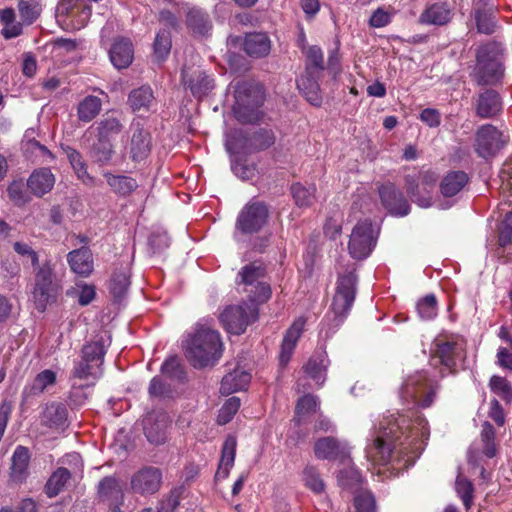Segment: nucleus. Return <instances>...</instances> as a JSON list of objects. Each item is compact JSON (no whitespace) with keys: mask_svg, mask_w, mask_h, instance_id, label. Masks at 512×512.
I'll return each mask as SVG.
<instances>
[{"mask_svg":"<svg viewBox=\"0 0 512 512\" xmlns=\"http://www.w3.org/2000/svg\"><path fill=\"white\" fill-rule=\"evenodd\" d=\"M429 436L428 421L417 409L384 415L365 449L366 457L375 465L408 469L420 457Z\"/></svg>","mask_w":512,"mask_h":512,"instance_id":"obj_1","label":"nucleus"},{"mask_svg":"<svg viewBox=\"0 0 512 512\" xmlns=\"http://www.w3.org/2000/svg\"><path fill=\"white\" fill-rule=\"evenodd\" d=\"M472 80L478 86H500L505 78V48L491 40L478 46L475 53Z\"/></svg>","mask_w":512,"mask_h":512,"instance_id":"obj_2","label":"nucleus"},{"mask_svg":"<svg viewBox=\"0 0 512 512\" xmlns=\"http://www.w3.org/2000/svg\"><path fill=\"white\" fill-rule=\"evenodd\" d=\"M219 332L200 327L187 341L185 355L194 368L213 366L222 356Z\"/></svg>","mask_w":512,"mask_h":512,"instance_id":"obj_3","label":"nucleus"},{"mask_svg":"<svg viewBox=\"0 0 512 512\" xmlns=\"http://www.w3.org/2000/svg\"><path fill=\"white\" fill-rule=\"evenodd\" d=\"M234 116L242 124H254L263 117V87L257 83L242 81L237 83L234 92Z\"/></svg>","mask_w":512,"mask_h":512,"instance_id":"obj_4","label":"nucleus"},{"mask_svg":"<svg viewBox=\"0 0 512 512\" xmlns=\"http://www.w3.org/2000/svg\"><path fill=\"white\" fill-rule=\"evenodd\" d=\"M440 388L439 381L429 376L427 371H417L410 375L400 389V397L406 404L429 408Z\"/></svg>","mask_w":512,"mask_h":512,"instance_id":"obj_5","label":"nucleus"},{"mask_svg":"<svg viewBox=\"0 0 512 512\" xmlns=\"http://www.w3.org/2000/svg\"><path fill=\"white\" fill-rule=\"evenodd\" d=\"M34 268L33 298L36 308L43 312L48 303L56 300L60 286L55 273V264L51 260H45Z\"/></svg>","mask_w":512,"mask_h":512,"instance_id":"obj_6","label":"nucleus"},{"mask_svg":"<svg viewBox=\"0 0 512 512\" xmlns=\"http://www.w3.org/2000/svg\"><path fill=\"white\" fill-rule=\"evenodd\" d=\"M357 282L358 277L355 270L346 271L338 276L336 291L331 304L338 325L343 323L353 306Z\"/></svg>","mask_w":512,"mask_h":512,"instance_id":"obj_7","label":"nucleus"},{"mask_svg":"<svg viewBox=\"0 0 512 512\" xmlns=\"http://www.w3.org/2000/svg\"><path fill=\"white\" fill-rule=\"evenodd\" d=\"M237 276L240 279L239 284L253 287L249 291L246 290L251 302L261 304L270 299L272 290L270 285L263 281L266 276V266L262 262H250L241 268Z\"/></svg>","mask_w":512,"mask_h":512,"instance_id":"obj_8","label":"nucleus"},{"mask_svg":"<svg viewBox=\"0 0 512 512\" xmlns=\"http://www.w3.org/2000/svg\"><path fill=\"white\" fill-rule=\"evenodd\" d=\"M270 211L264 201L252 199L240 210L235 228L241 234H256L260 232L269 221Z\"/></svg>","mask_w":512,"mask_h":512,"instance_id":"obj_9","label":"nucleus"},{"mask_svg":"<svg viewBox=\"0 0 512 512\" xmlns=\"http://www.w3.org/2000/svg\"><path fill=\"white\" fill-rule=\"evenodd\" d=\"M257 319L258 308L247 303L228 306L220 314V321L225 330L235 335L243 334Z\"/></svg>","mask_w":512,"mask_h":512,"instance_id":"obj_10","label":"nucleus"},{"mask_svg":"<svg viewBox=\"0 0 512 512\" xmlns=\"http://www.w3.org/2000/svg\"><path fill=\"white\" fill-rule=\"evenodd\" d=\"M503 133L492 124H483L475 132L474 151L485 160L495 157L506 145Z\"/></svg>","mask_w":512,"mask_h":512,"instance_id":"obj_11","label":"nucleus"},{"mask_svg":"<svg viewBox=\"0 0 512 512\" xmlns=\"http://www.w3.org/2000/svg\"><path fill=\"white\" fill-rule=\"evenodd\" d=\"M376 245L373 224L370 219H364L355 225L350 235L348 250L352 258L363 260L367 258Z\"/></svg>","mask_w":512,"mask_h":512,"instance_id":"obj_12","label":"nucleus"},{"mask_svg":"<svg viewBox=\"0 0 512 512\" xmlns=\"http://www.w3.org/2000/svg\"><path fill=\"white\" fill-rule=\"evenodd\" d=\"M463 352L462 344L453 337H438L433 342L431 361L434 366L441 365L449 373L456 372L457 359Z\"/></svg>","mask_w":512,"mask_h":512,"instance_id":"obj_13","label":"nucleus"},{"mask_svg":"<svg viewBox=\"0 0 512 512\" xmlns=\"http://www.w3.org/2000/svg\"><path fill=\"white\" fill-rule=\"evenodd\" d=\"M162 470L155 466H144L131 476L130 488L134 494L148 496L157 493L162 485Z\"/></svg>","mask_w":512,"mask_h":512,"instance_id":"obj_14","label":"nucleus"},{"mask_svg":"<svg viewBox=\"0 0 512 512\" xmlns=\"http://www.w3.org/2000/svg\"><path fill=\"white\" fill-rule=\"evenodd\" d=\"M382 206L390 215L404 217L410 213L411 207L403 192L391 182L378 187Z\"/></svg>","mask_w":512,"mask_h":512,"instance_id":"obj_15","label":"nucleus"},{"mask_svg":"<svg viewBox=\"0 0 512 512\" xmlns=\"http://www.w3.org/2000/svg\"><path fill=\"white\" fill-rule=\"evenodd\" d=\"M130 130L131 136L127 146L129 157L133 162H140L146 159L151 152V134L139 121L132 122Z\"/></svg>","mask_w":512,"mask_h":512,"instance_id":"obj_16","label":"nucleus"},{"mask_svg":"<svg viewBox=\"0 0 512 512\" xmlns=\"http://www.w3.org/2000/svg\"><path fill=\"white\" fill-rule=\"evenodd\" d=\"M475 115L480 119H492L501 114L503 100L494 89L488 88L480 92L475 100Z\"/></svg>","mask_w":512,"mask_h":512,"instance_id":"obj_17","label":"nucleus"},{"mask_svg":"<svg viewBox=\"0 0 512 512\" xmlns=\"http://www.w3.org/2000/svg\"><path fill=\"white\" fill-rule=\"evenodd\" d=\"M181 80L190 89L193 96L198 98L207 95L214 87V80L200 69L191 72L182 69Z\"/></svg>","mask_w":512,"mask_h":512,"instance_id":"obj_18","label":"nucleus"},{"mask_svg":"<svg viewBox=\"0 0 512 512\" xmlns=\"http://www.w3.org/2000/svg\"><path fill=\"white\" fill-rule=\"evenodd\" d=\"M102 372L103 369L80 358L74 361L73 369L70 373V380L73 381L72 386L76 387L78 381V387L80 388L94 386L96 381L101 377Z\"/></svg>","mask_w":512,"mask_h":512,"instance_id":"obj_19","label":"nucleus"},{"mask_svg":"<svg viewBox=\"0 0 512 512\" xmlns=\"http://www.w3.org/2000/svg\"><path fill=\"white\" fill-rule=\"evenodd\" d=\"M30 452L25 446L18 445L11 457L9 479L15 484L24 483L29 476Z\"/></svg>","mask_w":512,"mask_h":512,"instance_id":"obj_20","label":"nucleus"},{"mask_svg":"<svg viewBox=\"0 0 512 512\" xmlns=\"http://www.w3.org/2000/svg\"><path fill=\"white\" fill-rule=\"evenodd\" d=\"M97 495L101 501L109 503L114 508H119L124 501L123 488L115 476H106L99 481Z\"/></svg>","mask_w":512,"mask_h":512,"instance_id":"obj_21","label":"nucleus"},{"mask_svg":"<svg viewBox=\"0 0 512 512\" xmlns=\"http://www.w3.org/2000/svg\"><path fill=\"white\" fill-rule=\"evenodd\" d=\"M323 73H304L297 80V88L305 97V99L313 106L320 107L322 105V94L319 80Z\"/></svg>","mask_w":512,"mask_h":512,"instance_id":"obj_22","label":"nucleus"},{"mask_svg":"<svg viewBox=\"0 0 512 512\" xmlns=\"http://www.w3.org/2000/svg\"><path fill=\"white\" fill-rule=\"evenodd\" d=\"M107 186L110 191L120 198H127L139 187L138 181L126 174H115L110 171H103Z\"/></svg>","mask_w":512,"mask_h":512,"instance_id":"obj_23","label":"nucleus"},{"mask_svg":"<svg viewBox=\"0 0 512 512\" xmlns=\"http://www.w3.org/2000/svg\"><path fill=\"white\" fill-rule=\"evenodd\" d=\"M454 12L447 3H433L427 6L418 18L422 25L445 26L453 19Z\"/></svg>","mask_w":512,"mask_h":512,"instance_id":"obj_24","label":"nucleus"},{"mask_svg":"<svg viewBox=\"0 0 512 512\" xmlns=\"http://www.w3.org/2000/svg\"><path fill=\"white\" fill-rule=\"evenodd\" d=\"M109 58L113 66L119 70L129 67L134 58L132 42L128 38H116L109 50Z\"/></svg>","mask_w":512,"mask_h":512,"instance_id":"obj_25","label":"nucleus"},{"mask_svg":"<svg viewBox=\"0 0 512 512\" xmlns=\"http://www.w3.org/2000/svg\"><path fill=\"white\" fill-rule=\"evenodd\" d=\"M185 23L189 32L194 36H207L213 27L209 13L199 7L188 9Z\"/></svg>","mask_w":512,"mask_h":512,"instance_id":"obj_26","label":"nucleus"},{"mask_svg":"<svg viewBox=\"0 0 512 512\" xmlns=\"http://www.w3.org/2000/svg\"><path fill=\"white\" fill-rule=\"evenodd\" d=\"M305 320L298 319L294 321L291 327L286 331L279 354V362L282 367H285L290 361L297 342L303 332Z\"/></svg>","mask_w":512,"mask_h":512,"instance_id":"obj_27","label":"nucleus"},{"mask_svg":"<svg viewBox=\"0 0 512 512\" xmlns=\"http://www.w3.org/2000/svg\"><path fill=\"white\" fill-rule=\"evenodd\" d=\"M96 138L111 141V138L120 134L123 124L119 114L115 111L106 112L101 119L92 126Z\"/></svg>","mask_w":512,"mask_h":512,"instance_id":"obj_28","label":"nucleus"},{"mask_svg":"<svg viewBox=\"0 0 512 512\" xmlns=\"http://www.w3.org/2000/svg\"><path fill=\"white\" fill-rule=\"evenodd\" d=\"M67 262L71 270L79 276L88 277L93 271V255L87 246L70 251Z\"/></svg>","mask_w":512,"mask_h":512,"instance_id":"obj_29","label":"nucleus"},{"mask_svg":"<svg viewBox=\"0 0 512 512\" xmlns=\"http://www.w3.org/2000/svg\"><path fill=\"white\" fill-rule=\"evenodd\" d=\"M55 184V176L49 168L34 170L27 180V188L36 197H42L50 192Z\"/></svg>","mask_w":512,"mask_h":512,"instance_id":"obj_30","label":"nucleus"},{"mask_svg":"<svg viewBox=\"0 0 512 512\" xmlns=\"http://www.w3.org/2000/svg\"><path fill=\"white\" fill-rule=\"evenodd\" d=\"M469 180L470 178L465 171H448L440 181V193L445 198L454 197L468 185Z\"/></svg>","mask_w":512,"mask_h":512,"instance_id":"obj_31","label":"nucleus"},{"mask_svg":"<svg viewBox=\"0 0 512 512\" xmlns=\"http://www.w3.org/2000/svg\"><path fill=\"white\" fill-rule=\"evenodd\" d=\"M127 105L133 113L149 112L155 105L153 90L149 85L133 89L127 99Z\"/></svg>","mask_w":512,"mask_h":512,"instance_id":"obj_32","label":"nucleus"},{"mask_svg":"<svg viewBox=\"0 0 512 512\" xmlns=\"http://www.w3.org/2000/svg\"><path fill=\"white\" fill-rule=\"evenodd\" d=\"M244 51L253 58L266 57L271 50V40L266 33L253 32L245 36Z\"/></svg>","mask_w":512,"mask_h":512,"instance_id":"obj_33","label":"nucleus"},{"mask_svg":"<svg viewBox=\"0 0 512 512\" xmlns=\"http://www.w3.org/2000/svg\"><path fill=\"white\" fill-rule=\"evenodd\" d=\"M237 439L234 435H228L224 440L221 450V458L215 474L216 479H226L234 466L236 457Z\"/></svg>","mask_w":512,"mask_h":512,"instance_id":"obj_34","label":"nucleus"},{"mask_svg":"<svg viewBox=\"0 0 512 512\" xmlns=\"http://www.w3.org/2000/svg\"><path fill=\"white\" fill-rule=\"evenodd\" d=\"M251 381V374L240 368H235L228 372L221 381L220 392L229 395L237 391L244 390Z\"/></svg>","mask_w":512,"mask_h":512,"instance_id":"obj_35","label":"nucleus"},{"mask_svg":"<svg viewBox=\"0 0 512 512\" xmlns=\"http://www.w3.org/2000/svg\"><path fill=\"white\" fill-rule=\"evenodd\" d=\"M419 177L416 175H406L404 178L405 189L410 199L422 208H428L432 204L431 191L419 187Z\"/></svg>","mask_w":512,"mask_h":512,"instance_id":"obj_36","label":"nucleus"},{"mask_svg":"<svg viewBox=\"0 0 512 512\" xmlns=\"http://www.w3.org/2000/svg\"><path fill=\"white\" fill-rule=\"evenodd\" d=\"M71 472L65 467H58L44 485V493L48 498H54L65 490L71 480Z\"/></svg>","mask_w":512,"mask_h":512,"instance_id":"obj_37","label":"nucleus"},{"mask_svg":"<svg viewBox=\"0 0 512 512\" xmlns=\"http://www.w3.org/2000/svg\"><path fill=\"white\" fill-rule=\"evenodd\" d=\"M107 349L103 339L87 342L80 351V358L102 369Z\"/></svg>","mask_w":512,"mask_h":512,"instance_id":"obj_38","label":"nucleus"},{"mask_svg":"<svg viewBox=\"0 0 512 512\" xmlns=\"http://www.w3.org/2000/svg\"><path fill=\"white\" fill-rule=\"evenodd\" d=\"M340 452V442L331 436L319 438L314 444V454L319 460H335Z\"/></svg>","mask_w":512,"mask_h":512,"instance_id":"obj_39","label":"nucleus"},{"mask_svg":"<svg viewBox=\"0 0 512 512\" xmlns=\"http://www.w3.org/2000/svg\"><path fill=\"white\" fill-rule=\"evenodd\" d=\"M250 131L243 129H236L232 131L227 140L228 150L234 153H241L245 155L253 154L251 145Z\"/></svg>","mask_w":512,"mask_h":512,"instance_id":"obj_40","label":"nucleus"},{"mask_svg":"<svg viewBox=\"0 0 512 512\" xmlns=\"http://www.w3.org/2000/svg\"><path fill=\"white\" fill-rule=\"evenodd\" d=\"M101 109V99L97 96L88 95L78 104V119L82 122H90L100 113Z\"/></svg>","mask_w":512,"mask_h":512,"instance_id":"obj_41","label":"nucleus"},{"mask_svg":"<svg viewBox=\"0 0 512 512\" xmlns=\"http://www.w3.org/2000/svg\"><path fill=\"white\" fill-rule=\"evenodd\" d=\"M67 157L78 179L87 186H93L95 184V178L88 173L87 164L81 153L76 149L69 148Z\"/></svg>","mask_w":512,"mask_h":512,"instance_id":"obj_42","label":"nucleus"},{"mask_svg":"<svg viewBox=\"0 0 512 512\" xmlns=\"http://www.w3.org/2000/svg\"><path fill=\"white\" fill-rule=\"evenodd\" d=\"M251 146L253 153L267 150L276 142V135L272 129L258 128L250 131Z\"/></svg>","mask_w":512,"mask_h":512,"instance_id":"obj_43","label":"nucleus"},{"mask_svg":"<svg viewBox=\"0 0 512 512\" xmlns=\"http://www.w3.org/2000/svg\"><path fill=\"white\" fill-rule=\"evenodd\" d=\"M291 194L298 207L308 208L312 206L316 200V186L310 185L306 187L299 182L293 183L291 185Z\"/></svg>","mask_w":512,"mask_h":512,"instance_id":"obj_44","label":"nucleus"},{"mask_svg":"<svg viewBox=\"0 0 512 512\" xmlns=\"http://www.w3.org/2000/svg\"><path fill=\"white\" fill-rule=\"evenodd\" d=\"M90 153L93 160L100 166H103L110 163L115 151L111 141L97 138L91 146Z\"/></svg>","mask_w":512,"mask_h":512,"instance_id":"obj_45","label":"nucleus"},{"mask_svg":"<svg viewBox=\"0 0 512 512\" xmlns=\"http://www.w3.org/2000/svg\"><path fill=\"white\" fill-rule=\"evenodd\" d=\"M67 408L62 403H52L44 411V419L50 428H61L67 421Z\"/></svg>","mask_w":512,"mask_h":512,"instance_id":"obj_46","label":"nucleus"},{"mask_svg":"<svg viewBox=\"0 0 512 512\" xmlns=\"http://www.w3.org/2000/svg\"><path fill=\"white\" fill-rule=\"evenodd\" d=\"M130 286V276L124 270L114 271L110 280V293L116 301H121Z\"/></svg>","mask_w":512,"mask_h":512,"instance_id":"obj_47","label":"nucleus"},{"mask_svg":"<svg viewBox=\"0 0 512 512\" xmlns=\"http://www.w3.org/2000/svg\"><path fill=\"white\" fill-rule=\"evenodd\" d=\"M301 476L305 487L313 493L321 494L325 491V483L316 466L307 464Z\"/></svg>","mask_w":512,"mask_h":512,"instance_id":"obj_48","label":"nucleus"},{"mask_svg":"<svg viewBox=\"0 0 512 512\" xmlns=\"http://www.w3.org/2000/svg\"><path fill=\"white\" fill-rule=\"evenodd\" d=\"M18 11L22 22L31 25L42 12L41 0H19Z\"/></svg>","mask_w":512,"mask_h":512,"instance_id":"obj_49","label":"nucleus"},{"mask_svg":"<svg viewBox=\"0 0 512 512\" xmlns=\"http://www.w3.org/2000/svg\"><path fill=\"white\" fill-rule=\"evenodd\" d=\"M477 32L491 35L496 30V18L493 12L486 9H476L474 12Z\"/></svg>","mask_w":512,"mask_h":512,"instance_id":"obj_50","label":"nucleus"},{"mask_svg":"<svg viewBox=\"0 0 512 512\" xmlns=\"http://www.w3.org/2000/svg\"><path fill=\"white\" fill-rule=\"evenodd\" d=\"M172 47L171 33L167 29H160L156 34L153 51L154 56L158 61H163L167 58Z\"/></svg>","mask_w":512,"mask_h":512,"instance_id":"obj_51","label":"nucleus"},{"mask_svg":"<svg viewBox=\"0 0 512 512\" xmlns=\"http://www.w3.org/2000/svg\"><path fill=\"white\" fill-rule=\"evenodd\" d=\"M482 453L487 458H493L497 454V446L495 443V429L493 425L486 421L481 431Z\"/></svg>","mask_w":512,"mask_h":512,"instance_id":"obj_52","label":"nucleus"},{"mask_svg":"<svg viewBox=\"0 0 512 512\" xmlns=\"http://www.w3.org/2000/svg\"><path fill=\"white\" fill-rule=\"evenodd\" d=\"M490 390L500 397L506 404L512 402V385L502 376L493 375L489 380Z\"/></svg>","mask_w":512,"mask_h":512,"instance_id":"obj_53","label":"nucleus"},{"mask_svg":"<svg viewBox=\"0 0 512 512\" xmlns=\"http://www.w3.org/2000/svg\"><path fill=\"white\" fill-rule=\"evenodd\" d=\"M324 69L322 49L317 45L310 46L306 51L305 71L309 73H323Z\"/></svg>","mask_w":512,"mask_h":512,"instance_id":"obj_54","label":"nucleus"},{"mask_svg":"<svg viewBox=\"0 0 512 512\" xmlns=\"http://www.w3.org/2000/svg\"><path fill=\"white\" fill-rule=\"evenodd\" d=\"M161 373L168 378L175 379L179 382H184L186 379L185 369L176 355L167 358L163 362L161 365Z\"/></svg>","mask_w":512,"mask_h":512,"instance_id":"obj_55","label":"nucleus"},{"mask_svg":"<svg viewBox=\"0 0 512 512\" xmlns=\"http://www.w3.org/2000/svg\"><path fill=\"white\" fill-rule=\"evenodd\" d=\"M305 374L315 380L317 383L324 382V372L326 366L324 364V357L322 355L312 356L303 367Z\"/></svg>","mask_w":512,"mask_h":512,"instance_id":"obj_56","label":"nucleus"},{"mask_svg":"<svg viewBox=\"0 0 512 512\" xmlns=\"http://www.w3.org/2000/svg\"><path fill=\"white\" fill-rule=\"evenodd\" d=\"M456 492L461 498L466 510H469L474 500V485L465 477L458 476L456 479Z\"/></svg>","mask_w":512,"mask_h":512,"instance_id":"obj_57","label":"nucleus"},{"mask_svg":"<svg viewBox=\"0 0 512 512\" xmlns=\"http://www.w3.org/2000/svg\"><path fill=\"white\" fill-rule=\"evenodd\" d=\"M7 194L16 206H23L30 201L26 186L22 180L12 181L7 188Z\"/></svg>","mask_w":512,"mask_h":512,"instance_id":"obj_58","label":"nucleus"},{"mask_svg":"<svg viewBox=\"0 0 512 512\" xmlns=\"http://www.w3.org/2000/svg\"><path fill=\"white\" fill-rule=\"evenodd\" d=\"M396 14L395 8L389 6L378 7L370 16L369 26L372 28H382L389 25L392 22L394 15Z\"/></svg>","mask_w":512,"mask_h":512,"instance_id":"obj_59","label":"nucleus"},{"mask_svg":"<svg viewBox=\"0 0 512 512\" xmlns=\"http://www.w3.org/2000/svg\"><path fill=\"white\" fill-rule=\"evenodd\" d=\"M240 408V399L232 396L227 399L220 408L217 416V423L219 425H226L229 423Z\"/></svg>","mask_w":512,"mask_h":512,"instance_id":"obj_60","label":"nucleus"},{"mask_svg":"<svg viewBox=\"0 0 512 512\" xmlns=\"http://www.w3.org/2000/svg\"><path fill=\"white\" fill-rule=\"evenodd\" d=\"M418 315L423 320H431L437 315V299L434 294H429L418 301L416 306Z\"/></svg>","mask_w":512,"mask_h":512,"instance_id":"obj_61","label":"nucleus"},{"mask_svg":"<svg viewBox=\"0 0 512 512\" xmlns=\"http://www.w3.org/2000/svg\"><path fill=\"white\" fill-rule=\"evenodd\" d=\"M338 483L343 488L352 489L362 483L360 472L354 468L343 469L338 474Z\"/></svg>","mask_w":512,"mask_h":512,"instance_id":"obj_62","label":"nucleus"},{"mask_svg":"<svg viewBox=\"0 0 512 512\" xmlns=\"http://www.w3.org/2000/svg\"><path fill=\"white\" fill-rule=\"evenodd\" d=\"M512 242V211L504 215L499 226L498 244L500 247H506Z\"/></svg>","mask_w":512,"mask_h":512,"instance_id":"obj_63","label":"nucleus"},{"mask_svg":"<svg viewBox=\"0 0 512 512\" xmlns=\"http://www.w3.org/2000/svg\"><path fill=\"white\" fill-rule=\"evenodd\" d=\"M354 507L356 512H375L376 501L373 494L365 491L356 495L354 497Z\"/></svg>","mask_w":512,"mask_h":512,"instance_id":"obj_64","label":"nucleus"}]
</instances>
